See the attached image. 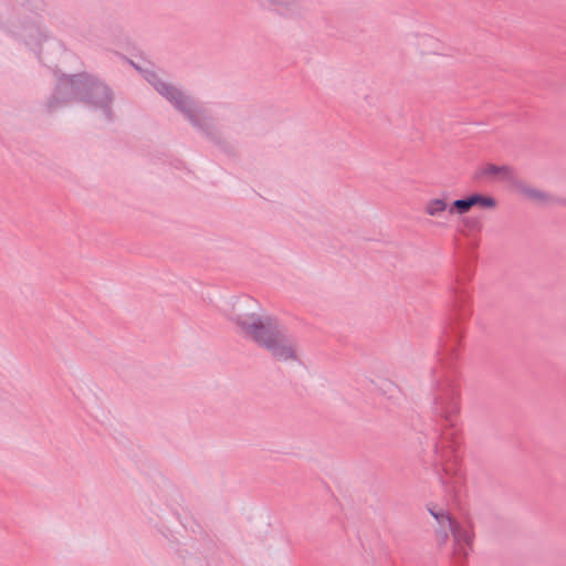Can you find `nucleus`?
I'll use <instances>...</instances> for the list:
<instances>
[{"instance_id":"nucleus-7","label":"nucleus","mask_w":566,"mask_h":566,"mask_svg":"<svg viewBox=\"0 0 566 566\" xmlns=\"http://www.w3.org/2000/svg\"><path fill=\"white\" fill-rule=\"evenodd\" d=\"M514 186L521 193H523L530 200H533L536 202H545V201H548V199H549L548 193L541 191L538 189L532 188L518 179L516 180Z\"/></svg>"},{"instance_id":"nucleus-6","label":"nucleus","mask_w":566,"mask_h":566,"mask_svg":"<svg viewBox=\"0 0 566 566\" xmlns=\"http://www.w3.org/2000/svg\"><path fill=\"white\" fill-rule=\"evenodd\" d=\"M483 174L486 176H499L502 180L509 181L515 185L517 177L515 170L510 166H497L494 164H488L483 168Z\"/></svg>"},{"instance_id":"nucleus-1","label":"nucleus","mask_w":566,"mask_h":566,"mask_svg":"<svg viewBox=\"0 0 566 566\" xmlns=\"http://www.w3.org/2000/svg\"><path fill=\"white\" fill-rule=\"evenodd\" d=\"M432 413L439 419L443 429L434 444L433 465L443 484L448 482L441 475L455 474V451L460 446V430L458 418L461 410L460 389L457 381L451 377L439 380L433 392Z\"/></svg>"},{"instance_id":"nucleus-9","label":"nucleus","mask_w":566,"mask_h":566,"mask_svg":"<svg viewBox=\"0 0 566 566\" xmlns=\"http://www.w3.org/2000/svg\"><path fill=\"white\" fill-rule=\"evenodd\" d=\"M467 199L471 208L479 206L485 209H493L496 207V200L493 197L479 192L468 196Z\"/></svg>"},{"instance_id":"nucleus-10","label":"nucleus","mask_w":566,"mask_h":566,"mask_svg":"<svg viewBox=\"0 0 566 566\" xmlns=\"http://www.w3.org/2000/svg\"><path fill=\"white\" fill-rule=\"evenodd\" d=\"M428 511L441 527L448 526L449 528L450 525H452V523L454 522L449 512L444 511L443 509H437V506L433 505L428 507Z\"/></svg>"},{"instance_id":"nucleus-14","label":"nucleus","mask_w":566,"mask_h":566,"mask_svg":"<svg viewBox=\"0 0 566 566\" xmlns=\"http://www.w3.org/2000/svg\"><path fill=\"white\" fill-rule=\"evenodd\" d=\"M448 527L446 528V526L438 528L436 531V536H437V541L440 545H444L449 538V534H448Z\"/></svg>"},{"instance_id":"nucleus-11","label":"nucleus","mask_w":566,"mask_h":566,"mask_svg":"<svg viewBox=\"0 0 566 566\" xmlns=\"http://www.w3.org/2000/svg\"><path fill=\"white\" fill-rule=\"evenodd\" d=\"M471 206L468 202L467 197L461 199H455L449 205V214H460L463 216L471 210Z\"/></svg>"},{"instance_id":"nucleus-4","label":"nucleus","mask_w":566,"mask_h":566,"mask_svg":"<svg viewBox=\"0 0 566 566\" xmlns=\"http://www.w3.org/2000/svg\"><path fill=\"white\" fill-rule=\"evenodd\" d=\"M147 81L161 96L168 99L176 109L182 113L195 127L200 129L209 138L214 137V125L212 120L190 96H187L176 86L161 81L156 73H149Z\"/></svg>"},{"instance_id":"nucleus-15","label":"nucleus","mask_w":566,"mask_h":566,"mask_svg":"<svg viewBox=\"0 0 566 566\" xmlns=\"http://www.w3.org/2000/svg\"><path fill=\"white\" fill-rule=\"evenodd\" d=\"M460 339V331H454L453 332V337L451 339L452 344L450 345L451 348L453 349V346L454 344Z\"/></svg>"},{"instance_id":"nucleus-17","label":"nucleus","mask_w":566,"mask_h":566,"mask_svg":"<svg viewBox=\"0 0 566 566\" xmlns=\"http://www.w3.org/2000/svg\"><path fill=\"white\" fill-rule=\"evenodd\" d=\"M271 1L274 3H279V4H287L291 0H271Z\"/></svg>"},{"instance_id":"nucleus-18","label":"nucleus","mask_w":566,"mask_h":566,"mask_svg":"<svg viewBox=\"0 0 566 566\" xmlns=\"http://www.w3.org/2000/svg\"><path fill=\"white\" fill-rule=\"evenodd\" d=\"M453 292H454V294H455L457 296L459 295V292H458V290H457V289H454V291H453Z\"/></svg>"},{"instance_id":"nucleus-3","label":"nucleus","mask_w":566,"mask_h":566,"mask_svg":"<svg viewBox=\"0 0 566 566\" xmlns=\"http://www.w3.org/2000/svg\"><path fill=\"white\" fill-rule=\"evenodd\" d=\"M72 101H80L95 109H101L107 120L112 119L111 88L87 73L61 76L54 93L48 101V108L53 112Z\"/></svg>"},{"instance_id":"nucleus-8","label":"nucleus","mask_w":566,"mask_h":566,"mask_svg":"<svg viewBox=\"0 0 566 566\" xmlns=\"http://www.w3.org/2000/svg\"><path fill=\"white\" fill-rule=\"evenodd\" d=\"M423 211L430 217H440L444 211L449 212V205L442 198H432L426 202Z\"/></svg>"},{"instance_id":"nucleus-2","label":"nucleus","mask_w":566,"mask_h":566,"mask_svg":"<svg viewBox=\"0 0 566 566\" xmlns=\"http://www.w3.org/2000/svg\"><path fill=\"white\" fill-rule=\"evenodd\" d=\"M232 321L241 334L265 349L279 361L298 359L296 339L287 333L285 326L273 315L245 313L234 315Z\"/></svg>"},{"instance_id":"nucleus-16","label":"nucleus","mask_w":566,"mask_h":566,"mask_svg":"<svg viewBox=\"0 0 566 566\" xmlns=\"http://www.w3.org/2000/svg\"><path fill=\"white\" fill-rule=\"evenodd\" d=\"M87 95H91L93 99H98V93L96 91H88Z\"/></svg>"},{"instance_id":"nucleus-12","label":"nucleus","mask_w":566,"mask_h":566,"mask_svg":"<svg viewBox=\"0 0 566 566\" xmlns=\"http://www.w3.org/2000/svg\"><path fill=\"white\" fill-rule=\"evenodd\" d=\"M462 226L469 231H481L482 222L476 217H464L462 218Z\"/></svg>"},{"instance_id":"nucleus-5","label":"nucleus","mask_w":566,"mask_h":566,"mask_svg":"<svg viewBox=\"0 0 566 566\" xmlns=\"http://www.w3.org/2000/svg\"><path fill=\"white\" fill-rule=\"evenodd\" d=\"M449 531L453 537V555L460 560H464L469 553L472 551L474 532L471 522L462 525L454 520L450 525Z\"/></svg>"},{"instance_id":"nucleus-13","label":"nucleus","mask_w":566,"mask_h":566,"mask_svg":"<svg viewBox=\"0 0 566 566\" xmlns=\"http://www.w3.org/2000/svg\"><path fill=\"white\" fill-rule=\"evenodd\" d=\"M27 30H28V34H27V35H23V36H24V41H25V43H27L28 45H31V44H32V40H29V38H30V39H34V42H35L36 44H39V43L41 42V40L44 38V36L41 34L40 30H39L36 27H34V25L29 27Z\"/></svg>"}]
</instances>
